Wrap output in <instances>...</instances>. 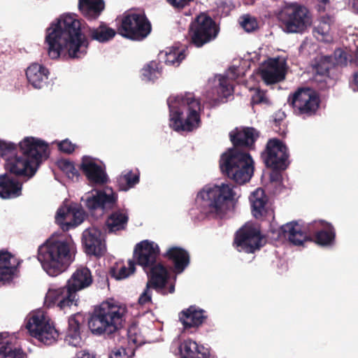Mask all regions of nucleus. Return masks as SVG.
<instances>
[{"mask_svg":"<svg viewBox=\"0 0 358 358\" xmlns=\"http://www.w3.org/2000/svg\"><path fill=\"white\" fill-rule=\"evenodd\" d=\"M45 43L50 58L58 59L62 52L70 58L83 57L87 51L89 41L82 32L81 22L76 15H61L46 29Z\"/></svg>","mask_w":358,"mask_h":358,"instance_id":"nucleus-1","label":"nucleus"},{"mask_svg":"<svg viewBox=\"0 0 358 358\" xmlns=\"http://www.w3.org/2000/svg\"><path fill=\"white\" fill-rule=\"evenodd\" d=\"M259 136V131L253 127L236 128L229 134L234 148L222 155L220 166L222 173L236 183L243 184L249 181L254 171L250 155L240 149L254 148Z\"/></svg>","mask_w":358,"mask_h":358,"instance_id":"nucleus-2","label":"nucleus"},{"mask_svg":"<svg viewBox=\"0 0 358 358\" xmlns=\"http://www.w3.org/2000/svg\"><path fill=\"white\" fill-rule=\"evenodd\" d=\"M76 246L71 236H52L38 249L37 258L50 276L65 271L74 261Z\"/></svg>","mask_w":358,"mask_h":358,"instance_id":"nucleus-3","label":"nucleus"},{"mask_svg":"<svg viewBox=\"0 0 358 358\" xmlns=\"http://www.w3.org/2000/svg\"><path fill=\"white\" fill-rule=\"evenodd\" d=\"M48 145L43 141L29 136L19 143V150L14 157L6 159L5 169L16 176L33 177L43 158L48 157Z\"/></svg>","mask_w":358,"mask_h":358,"instance_id":"nucleus-4","label":"nucleus"},{"mask_svg":"<svg viewBox=\"0 0 358 358\" xmlns=\"http://www.w3.org/2000/svg\"><path fill=\"white\" fill-rule=\"evenodd\" d=\"M170 127L176 131H192L201 124V102L193 93L171 96L167 99Z\"/></svg>","mask_w":358,"mask_h":358,"instance_id":"nucleus-5","label":"nucleus"},{"mask_svg":"<svg viewBox=\"0 0 358 358\" xmlns=\"http://www.w3.org/2000/svg\"><path fill=\"white\" fill-rule=\"evenodd\" d=\"M280 234L294 245H301L311 238L322 246L334 244L336 231L334 226L324 220H315L308 224L306 229L297 222H291L280 227Z\"/></svg>","mask_w":358,"mask_h":358,"instance_id":"nucleus-6","label":"nucleus"},{"mask_svg":"<svg viewBox=\"0 0 358 358\" xmlns=\"http://www.w3.org/2000/svg\"><path fill=\"white\" fill-rule=\"evenodd\" d=\"M125 311L124 307L115 303L102 302L94 308L88 317L90 331L95 336H110L115 333L122 327Z\"/></svg>","mask_w":358,"mask_h":358,"instance_id":"nucleus-7","label":"nucleus"},{"mask_svg":"<svg viewBox=\"0 0 358 358\" xmlns=\"http://www.w3.org/2000/svg\"><path fill=\"white\" fill-rule=\"evenodd\" d=\"M234 187L231 184L222 183L220 185H215L201 192L200 195L206 213L219 217L226 214L229 203L235 199L236 195Z\"/></svg>","mask_w":358,"mask_h":358,"instance_id":"nucleus-8","label":"nucleus"},{"mask_svg":"<svg viewBox=\"0 0 358 358\" xmlns=\"http://www.w3.org/2000/svg\"><path fill=\"white\" fill-rule=\"evenodd\" d=\"M117 34L125 38L141 41L151 32L152 25L145 13L125 12L116 19Z\"/></svg>","mask_w":358,"mask_h":358,"instance_id":"nucleus-9","label":"nucleus"},{"mask_svg":"<svg viewBox=\"0 0 358 358\" xmlns=\"http://www.w3.org/2000/svg\"><path fill=\"white\" fill-rule=\"evenodd\" d=\"M219 33V24L206 13L197 15L189 29L190 43L196 48H201L215 41Z\"/></svg>","mask_w":358,"mask_h":358,"instance_id":"nucleus-10","label":"nucleus"},{"mask_svg":"<svg viewBox=\"0 0 358 358\" xmlns=\"http://www.w3.org/2000/svg\"><path fill=\"white\" fill-rule=\"evenodd\" d=\"M288 103L295 115L306 118L316 114L320 108V99L313 89L299 87L293 94H289Z\"/></svg>","mask_w":358,"mask_h":358,"instance_id":"nucleus-11","label":"nucleus"},{"mask_svg":"<svg viewBox=\"0 0 358 358\" xmlns=\"http://www.w3.org/2000/svg\"><path fill=\"white\" fill-rule=\"evenodd\" d=\"M279 19L288 33H302L312 23L311 15L304 6L292 4L279 14Z\"/></svg>","mask_w":358,"mask_h":358,"instance_id":"nucleus-12","label":"nucleus"},{"mask_svg":"<svg viewBox=\"0 0 358 358\" xmlns=\"http://www.w3.org/2000/svg\"><path fill=\"white\" fill-rule=\"evenodd\" d=\"M264 239L259 229L252 224H245L235 233L233 246L238 252L253 254L264 246Z\"/></svg>","mask_w":358,"mask_h":358,"instance_id":"nucleus-13","label":"nucleus"},{"mask_svg":"<svg viewBox=\"0 0 358 358\" xmlns=\"http://www.w3.org/2000/svg\"><path fill=\"white\" fill-rule=\"evenodd\" d=\"M289 156L287 147L278 138L269 139L261 155L267 168L282 170L289 166Z\"/></svg>","mask_w":358,"mask_h":358,"instance_id":"nucleus-14","label":"nucleus"},{"mask_svg":"<svg viewBox=\"0 0 358 358\" xmlns=\"http://www.w3.org/2000/svg\"><path fill=\"white\" fill-rule=\"evenodd\" d=\"M26 329L32 337L45 345H51L59 336L58 331L43 315L30 317L26 323Z\"/></svg>","mask_w":358,"mask_h":358,"instance_id":"nucleus-15","label":"nucleus"},{"mask_svg":"<svg viewBox=\"0 0 358 358\" xmlns=\"http://www.w3.org/2000/svg\"><path fill=\"white\" fill-rule=\"evenodd\" d=\"M117 194L112 189L110 193L97 190L94 193L87 194L85 197H82V201L89 212L93 215L98 210L103 214L114 209L117 206Z\"/></svg>","mask_w":358,"mask_h":358,"instance_id":"nucleus-16","label":"nucleus"},{"mask_svg":"<svg viewBox=\"0 0 358 358\" xmlns=\"http://www.w3.org/2000/svg\"><path fill=\"white\" fill-rule=\"evenodd\" d=\"M86 217L85 210L78 204L59 208L55 215V222L64 231H67L83 222Z\"/></svg>","mask_w":358,"mask_h":358,"instance_id":"nucleus-17","label":"nucleus"},{"mask_svg":"<svg viewBox=\"0 0 358 358\" xmlns=\"http://www.w3.org/2000/svg\"><path fill=\"white\" fill-rule=\"evenodd\" d=\"M78 299L66 285L57 289H50L45 297V304L48 308L56 306L66 311L73 305L77 306Z\"/></svg>","mask_w":358,"mask_h":358,"instance_id":"nucleus-18","label":"nucleus"},{"mask_svg":"<svg viewBox=\"0 0 358 358\" xmlns=\"http://www.w3.org/2000/svg\"><path fill=\"white\" fill-rule=\"evenodd\" d=\"M82 243L85 253L88 255L101 257L106 252L105 240L102 232L97 228L92 227L85 229L83 232Z\"/></svg>","mask_w":358,"mask_h":358,"instance_id":"nucleus-19","label":"nucleus"},{"mask_svg":"<svg viewBox=\"0 0 358 358\" xmlns=\"http://www.w3.org/2000/svg\"><path fill=\"white\" fill-rule=\"evenodd\" d=\"M159 255V248L157 244L148 240L137 244L134 254L136 259V263L141 266L145 272H148L149 268L157 264Z\"/></svg>","mask_w":358,"mask_h":358,"instance_id":"nucleus-20","label":"nucleus"},{"mask_svg":"<svg viewBox=\"0 0 358 358\" xmlns=\"http://www.w3.org/2000/svg\"><path fill=\"white\" fill-rule=\"evenodd\" d=\"M262 80L267 85L274 84L283 80L285 78V62L279 58H269L264 64L260 72Z\"/></svg>","mask_w":358,"mask_h":358,"instance_id":"nucleus-21","label":"nucleus"},{"mask_svg":"<svg viewBox=\"0 0 358 358\" xmlns=\"http://www.w3.org/2000/svg\"><path fill=\"white\" fill-rule=\"evenodd\" d=\"M178 317L184 329L189 330L200 327L206 322L208 315L206 310L192 305L181 310L178 314Z\"/></svg>","mask_w":358,"mask_h":358,"instance_id":"nucleus-22","label":"nucleus"},{"mask_svg":"<svg viewBox=\"0 0 358 358\" xmlns=\"http://www.w3.org/2000/svg\"><path fill=\"white\" fill-rule=\"evenodd\" d=\"M92 283L93 277L90 269L81 266L72 273L66 285L76 297H78V292L90 287Z\"/></svg>","mask_w":358,"mask_h":358,"instance_id":"nucleus-23","label":"nucleus"},{"mask_svg":"<svg viewBox=\"0 0 358 358\" xmlns=\"http://www.w3.org/2000/svg\"><path fill=\"white\" fill-rule=\"evenodd\" d=\"M21 262L7 250H0V282H10Z\"/></svg>","mask_w":358,"mask_h":358,"instance_id":"nucleus-24","label":"nucleus"},{"mask_svg":"<svg viewBox=\"0 0 358 358\" xmlns=\"http://www.w3.org/2000/svg\"><path fill=\"white\" fill-rule=\"evenodd\" d=\"M80 169L92 183L103 185L108 180L107 175L102 167L90 157H83Z\"/></svg>","mask_w":358,"mask_h":358,"instance_id":"nucleus-25","label":"nucleus"},{"mask_svg":"<svg viewBox=\"0 0 358 358\" xmlns=\"http://www.w3.org/2000/svg\"><path fill=\"white\" fill-rule=\"evenodd\" d=\"M107 216L105 226L109 234L117 233L127 229L129 222V214L124 208H117V206Z\"/></svg>","mask_w":358,"mask_h":358,"instance_id":"nucleus-26","label":"nucleus"},{"mask_svg":"<svg viewBox=\"0 0 358 358\" xmlns=\"http://www.w3.org/2000/svg\"><path fill=\"white\" fill-rule=\"evenodd\" d=\"M163 256L173 264V272L177 274L182 273L189 264L190 258L188 252L180 247L169 248Z\"/></svg>","mask_w":358,"mask_h":358,"instance_id":"nucleus-27","label":"nucleus"},{"mask_svg":"<svg viewBox=\"0 0 358 358\" xmlns=\"http://www.w3.org/2000/svg\"><path fill=\"white\" fill-rule=\"evenodd\" d=\"M22 183L7 174L0 175V197L10 199L22 194Z\"/></svg>","mask_w":358,"mask_h":358,"instance_id":"nucleus-28","label":"nucleus"},{"mask_svg":"<svg viewBox=\"0 0 358 358\" xmlns=\"http://www.w3.org/2000/svg\"><path fill=\"white\" fill-rule=\"evenodd\" d=\"M146 273L148 275L147 283L157 290L164 288L170 277L167 268L162 263L155 264Z\"/></svg>","mask_w":358,"mask_h":358,"instance_id":"nucleus-29","label":"nucleus"},{"mask_svg":"<svg viewBox=\"0 0 358 358\" xmlns=\"http://www.w3.org/2000/svg\"><path fill=\"white\" fill-rule=\"evenodd\" d=\"M180 358H214L208 348L199 345L191 339L185 340L179 346Z\"/></svg>","mask_w":358,"mask_h":358,"instance_id":"nucleus-30","label":"nucleus"},{"mask_svg":"<svg viewBox=\"0 0 358 358\" xmlns=\"http://www.w3.org/2000/svg\"><path fill=\"white\" fill-rule=\"evenodd\" d=\"M48 75V70L37 63L31 64L26 70L27 79L34 88H42L47 83Z\"/></svg>","mask_w":358,"mask_h":358,"instance_id":"nucleus-31","label":"nucleus"},{"mask_svg":"<svg viewBox=\"0 0 358 358\" xmlns=\"http://www.w3.org/2000/svg\"><path fill=\"white\" fill-rule=\"evenodd\" d=\"M313 69L317 75L334 79L338 69L330 56H320L315 59Z\"/></svg>","mask_w":358,"mask_h":358,"instance_id":"nucleus-32","label":"nucleus"},{"mask_svg":"<svg viewBox=\"0 0 358 358\" xmlns=\"http://www.w3.org/2000/svg\"><path fill=\"white\" fill-rule=\"evenodd\" d=\"M78 10L88 20L97 19L105 8L103 0H78Z\"/></svg>","mask_w":358,"mask_h":358,"instance_id":"nucleus-33","label":"nucleus"},{"mask_svg":"<svg viewBox=\"0 0 358 358\" xmlns=\"http://www.w3.org/2000/svg\"><path fill=\"white\" fill-rule=\"evenodd\" d=\"M250 201L254 217L259 218L266 214V205L268 202V197L262 188H257L250 194Z\"/></svg>","mask_w":358,"mask_h":358,"instance_id":"nucleus-34","label":"nucleus"},{"mask_svg":"<svg viewBox=\"0 0 358 358\" xmlns=\"http://www.w3.org/2000/svg\"><path fill=\"white\" fill-rule=\"evenodd\" d=\"M117 33V30L109 27L106 23L101 22L96 28H90L88 36L92 41L104 43L112 40Z\"/></svg>","mask_w":358,"mask_h":358,"instance_id":"nucleus-35","label":"nucleus"},{"mask_svg":"<svg viewBox=\"0 0 358 358\" xmlns=\"http://www.w3.org/2000/svg\"><path fill=\"white\" fill-rule=\"evenodd\" d=\"M84 322V317L80 313L75 314L69 319L66 337L69 338V342H71L73 345H76L80 339V328Z\"/></svg>","mask_w":358,"mask_h":358,"instance_id":"nucleus-36","label":"nucleus"},{"mask_svg":"<svg viewBox=\"0 0 358 358\" xmlns=\"http://www.w3.org/2000/svg\"><path fill=\"white\" fill-rule=\"evenodd\" d=\"M162 74V67L159 62L152 60L146 64L141 70L143 80L155 82Z\"/></svg>","mask_w":358,"mask_h":358,"instance_id":"nucleus-37","label":"nucleus"},{"mask_svg":"<svg viewBox=\"0 0 358 358\" xmlns=\"http://www.w3.org/2000/svg\"><path fill=\"white\" fill-rule=\"evenodd\" d=\"M25 353L11 342H0V358H24Z\"/></svg>","mask_w":358,"mask_h":358,"instance_id":"nucleus-38","label":"nucleus"},{"mask_svg":"<svg viewBox=\"0 0 358 358\" xmlns=\"http://www.w3.org/2000/svg\"><path fill=\"white\" fill-rule=\"evenodd\" d=\"M139 182V176L131 171L120 175L117 178V186L119 190L127 191Z\"/></svg>","mask_w":358,"mask_h":358,"instance_id":"nucleus-39","label":"nucleus"},{"mask_svg":"<svg viewBox=\"0 0 358 358\" xmlns=\"http://www.w3.org/2000/svg\"><path fill=\"white\" fill-rule=\"evenodd\" d=\"M164 62L166 64L178 66L185 58L184 50L179 48H169L164 54Z\"/></svg>","mask_w":358,"mask_h":358,"instance_id":"nucleus-40","label":"nucleus"},{"mask_svg":"<svg viewBox=\"0 0 358 358\" xmlns=\"http://www.w3.org/2000/svg\"><path fill=\"white\" fill-rule=\"evenodd\" d=\"M331 18L329 17H324L319 22L318 24L313 29V34L315 36H322V40L329 41V35L331 29Z\"/></svg>","mask_w":358,"mask_h":358,"instance_id":"nucleus-41","label":"nucleus"},{"mask_svg":"<svg viewBox=\"0 0 358 358\" xmlns=\"http://www.w3.org/2000/svg\"><path fill=\"white\" fill-rule=\"evenodd\" d=\"M57 166L71 180H73L74 178L76 180L78 179L80 173L73 162L67 159H61L58 161Z\"/></svg>","mask_w":358,"mask_h":358,"instance_id":"nucleus-42","label":"nucleus"},{"mask_svg":"<svg viewBox=\"0 0 358 358\" xmlns=\"http://www.w3.org/2000/svg\"><path fill=\"white\" fill-rule=\"evenodd\" d=\"M135 264L136 263L133 260H129L128 268L124 265L122 266L118 270L113 268L110 271L111 275L115 278L117 280L124 279L134 273L136 268Z\"/></svg>","mask_w":358,"mask_h":358,"instance_id":"nucleus-43","label":"nucleus"},{"mask_svg":"<svg viewBox=\"0 0 358 358\" xmlns=\"http://www.w3.org/2000/svg\"><path fill=\"white\" fill-rule=\"evenodd\" d=\"M233 92V87L230 85L229 80L227 77L221 76L219 79V85L217 87V93L224 97L229 96Z\"/></svg>","mask_w":358,"mask_h":358,"instance_id":"nucleus-44","label":"nucleus"},{"mask_svg":"<svg viewBox=\"0 0 358 358\" xmlns=\"http://www.w3.org/2000/svg\"><path fill=\"white\" fill-rule=\"evenodd\" d=\"M127 336L129 342L135 345H141L143 342L139 329L136 324H131L129 327Z\"/></svg>","mask_w":358,"mask_h":358,"instance_id":"nucleus-45","label":"nucleus"},{"mask_svg":"<svg viewBox=\"0 0 358 358\" xmlns=\"http://www.w3.org/2000/svg\"><path fill=\"white\" fill-rule=\"evenodd\" d=\"M251 103L255 104H266L270 103L269 99L266 96V92L262 90L259 88L255 90V93L251 98Z\"/></svg>","mask_w":358,"mask_h":358,"instance_id":"nucleus-46","label":"nucleus"},{"mask_svg":"<svg viewBox=\"0 0 358 358\" xmlns=\"http://www.w3.org/2000/svg\"><path fill=\"white\" fill-rule=\"evenodd\" d=\"M348 53L346 51L340 48L336 50L334 52V63L336 66H346L348 61ZM337 68L338 69V67Z\"/></svg>","mask_w":358,"mask_h":358,"instance_id":"nucleus-47","label":"nucleus"},{"mask_svg":"<svg viewBox=\"0 0 358 358\" xmlns=\"http://www.w3.org/2000/svg\"><path fill=\"white\" fill-rule=\"evenodd\" d=\"M16 150L15 144L0 141V155L2 157L14 154Z\"/></svg>","mask_w":358,"mask_h":358,"instance_id":"nucleus-48","label":"nucleus"},{"mask_svg":"<svg viewBox=\"0 0 358 358\" xmlns=\"http://www.w3.org/2000/svg\"><path fill=\"white\" fill-rule=\"evenodd\" d=\"M150 288H152V287L147 283L144 291L140 295L138 300V302L141 306L152 303V291L150 290Z\"/></svg>","mask_w":358,"mask_h":358,"instance_id":"nucleus-49","label":"nucleus"},{"mask_svg":"<svg viewBox=\"0 0 358 358\" xmlns=\"http://www.w3.org/2000/svg\"><path fill=\"white\" fill-rule=\"evenodd\" d=\"M57 147L60 152L66 154H71L75 150L76 145L66 138L58 142Z\"/></svg>","mask_w":358,"mask_h":358,"instance_id":"nucleus-50","label":"nucleus"},{"mask_svg":"<svg viewBox=\"0 0 358 358\" xmlns=\"http://www.w3.org/2000/svg\"><path fill=\"white\" fill-rule=\"evenodd\" d=\"M241 26L247 32H251L257 29L258 23L255 18L248 15L244 17L241 22Z\"/></svg>","mask_w":358,"mask_h":358,"instance_id":"nucleus-51","label":"nucleus"},{"mask_svg":"<svg viewBox=\"0 0 358 358\" xmlns=\"http://www.w3.org/2000/svg\"><path fill=\"white\" fill-rule=\"evenodd\" d=\"M173 7L177 9H182L194 0H166Z\"/></svg>","mask_w":358,"mask_h":358,"instance_id":"nucleus-52","label":"nucleus"},{"mask_svg":"<svg viewBox=\"0 0 358 358\" xmlns=\"http://www.w3.org/2000/svg\"><path fill=\"white\" fill-rule=\"evenodd\" d=\"M272 171L270 174V180L272 182H280L282 180L281 171L282 169H271Z\"/></svg>","mask_w":358,"mask_h":358,"instance_id":"nucleus-53","label":"nucleus"},{"mask_svg":"<svg viewBox=\"0 0 358 358\" xmlns=\"http://www.w3.org/2000/svg\"><path fill=\"white\" fill-rule=\"evenodd\" d=\"M75 358H94V356L90 353L89 351L84 350L78 351L76 353Z\"/></svg>","mask_w":358,"mask_h":358,"instance_id":"nucleus-54","label":"nucleus"},{"mask_svg":"<svg viewBox=\"0 0 358 358\" xmlns=\"http://www.w3.org/2000/svg\"><path fill=\"white\" fill-rule=\"evenodd\" d=\"M352 8L358 13V0H353Z\"/></svg>","mask_w":358,"mask_h":358,"instance_id":"nucleus-55","label":"nucleus"},{"mask_svg":"<svg viewBox=\"0 0 358 358\" xmlns=\"http://www.w3.org/2000/svg\"><path fill=\"white\" fill-rule=\"evenodd\" d=\"M121 357L120 352H116L113 355H110L109 358H119Z\"/></svg>","mask_w":358,"mask_h":358,"instance_id":"nucleus-56","label":"nucleus"},{"mask_svg":"<svg viewBox=\"0 0 358 358\" xmlns=\"http://www.w3.org/2000/svg\"><path fill=\"white\" fill-rule=\"evenodd\" d=\"M355 62L356 65L358 66V48H357V49L356 50V53H355Z\"/></svg>","mask_w":358,"mask_h":358,"instance_id":"nucleus-57","label":"nucleus"},{"mask_svg":"<svg viewBox=\"0 0 358 358\" xmlns=\"http://www.w3.org/2000/svg\"><path fill=\"white\" fill-rule=\"evenodd\" d=\"M175 290V286L174 285H171L170 287H169V292L170 293H173Z\"/></svg>","mask_w":358,"mask_h":358,"instance_id":"nucleus-58","label":"nucleus"},{"mask_svg":"<svg viewBox=\"0 0 358 358\" xmlns=\"http://www.w3.org/2000/svg\"><path fill=\"white\" fill-rule=\"evenodd\" d=\"M319 1L324 4H326L329 2V0H319Z\"/></svg>","mask_w":358,"mask_h":358,"instance_id":"nucleus-59","label":"nucleus"},{"mask_svg":"<svg viewBox=\"0 0 358 358\" xmlns=\"http://www.w3.org/2000/svg\"><path fill=\"white\" fill-rule=\"evenodd\" d=\"M162 53H163V52H160V54H159V56H162Z\"/></svg>","mask_w":358,"mask_h":358,"instance_id":"nucleus-60","label":"nucleus"}]
</instances>
